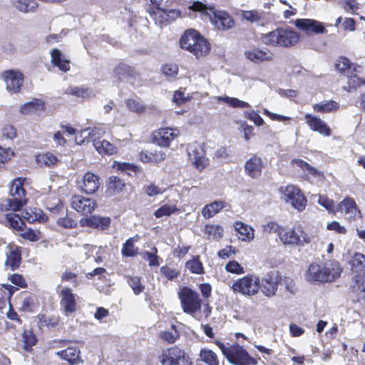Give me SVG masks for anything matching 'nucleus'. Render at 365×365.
I'll return each mask as SVG.
<instances>
[{"label": "nucleus", "mask_w": 365, "mask_h": 365, "mask_svg": "<svg viewBox=\"0 0 365 365\" xmlns=\"http://www.w3.org/2000/svg\"><path fill=\"white\" fill-rule=\"evenodd\" d=\"M264 44L274 48H290L299 41V34L289 26L277 27L261 36Z\"/></svg>", "instance_id": "f257e3e1"}, {"label": "nucleus", "mask_w": 365, "mask_h": 365, "mask_svg": "<svg viewBox=\"0 0 365 365\" xmlns=\"http://www.w3.org/2000/svg\"><path fill=\"white\" fill-rule=\"evenodd\" d=\"M180 48L189 51L196 58L207 56L211 49L208 41L197 31L186 30L180 38Z\"/></svg>", "instance_id": "f03ea898"}, {"label": "nucleus", "mask_w": 365, "mask_h": 365, "mask_svg": "<svg viewBox=\"0 0 365 365\" xmlns=\"http://www.w3.org/2000/svg\"><path fill=\"white\" fill-rule=\"evenodd\" d=\"M214 343L220 348L222 354L227 360L233 365H257L258 359L252 356L249 352L239 344H233L230 346H226L219 340H215Z\"/></svg>", "instance_id": "7ed1b4c3"}, {"label": "nucleus", "mask_w": 365, "mask_h": 365, "mask_svg": "<svg viewBox=\"0 0 365 365\" xmlns=\"http://www.w3.org/2000/svg\"><path fill=\"white\" fill-rule=\"evenodd\" d=\"M25 178H18L14 180L10 188L11 198L6 199L0 204L1 211H19L27 202L26 191L24 187Z\"/></svg>", "instance_id": "20e7f679"}, {"label": "nucleus", "mask_w": 365, "mask_h": 365, "mask_svg": "<svg viewBox=\"0 0 365 365\" xmlns=\"http://www.w3.org/2000/svg\"><path fill=\"white\" fill-rule=\"evenodd\" d=\"M260 277L255 274H247L234 281L230 287L233 292L245 297H253L259 292Z\"/></svg>", "instance_id": "39448f33"}, {"label": "nucleus", "mask_w": 365, "mask_h": 365, "mask_svg": "<svg viewBox=\"0 0 365 365\" xmlns=\"http://www.w3.org/2000/svg\"><path fill=\"white\" fill-rule=\"evenodd\" d=\"M281 198L289 204L292 208L299 212L305 210L307 205V199L302 190L297 185L289 184L286 186H281L279 188Z\"/></svg>", "instance_id": "423d86ee"}, {"label": "nucleus", "mask_w": 365, "mask_h": 365, "mask_svg": "<svg viewBox=\"0 0 365 365\" xmlns=\"http://www.w3.org/2000/svg\"><path fill=\"white\" fill-rule=\"evenodd\" d=\"M159 361L160 365H192L185 350L177 345L163 349L159 356Z\"/></svg>", "instance_id": "0eeeda50"}, {"label": "nucleus", "mask_w": 365, "mask_h": 365, "mask_svg": "<svg viewBox=\"0 0 365 365\" xmlns=\"http://www.w3.org/2000/svg\"><path fill=\"white\" fill-rule=\"evenodd\" d=\"M181 307L186 314L193 315L201 310L202 300L199 294L189 287H182L178 292Z\"/></svg>", "instance_id": "6e6552de"}, {"label": "nucleus", "mask_w": 365, "mask_h": 365, "mask_svg": "<svg viewBox=\"0 0 365 365\" xmlns=\"http://www.w3.org/2000/svg\"><path fill=\"white\" fill-rule=\"evenodd\" d=\"M279 239L284 245L302 246L309 242V238L300 226L292 228L283 227L279 233Z\"/></svg>", "instance_id": "1a4fd4ad"}, {"label": "nucleus", "mask_w": 365, "mask_h": 365, "mask_svg": "<svg viewBox=\"0 0 365 365\" xmlns=\"http://www.w3.org/2000/svg\"><path fill=\"white\" fill-rule=\"evenodd\" d=\"M208 13L209 21L216 30L225 31L235 26L234 18L227 11L213 6Z\"/></svg>", "instance_id": "9d476101"}, {"label": "nucleus", "mask_w": 365, "mask_h": 365, "mask_svg": "<svg viewBox=\"0 0 365 365\" xmlns=\"http://www.w3.org/2000/svg\"><path fill=\"white\" fill-rule=\"evenodd\" d=\"M282 276L279 271H269L260 279L259 291L265 297H272L277 294L279 285L282 283Z\"/></svg>", "instance_id": "9b49d317"}, {"label": "nucleus", "mask_w": 365, "mask_h": 365, "mask_svg": "<svg viewBox=\"0 0 365 365\" xmlns=\"http://www.w3.org/2000/svg\"><path fill=\"white\" fill-rule=\"evenodd\" d=\"M180 134L179 130L170 127L160 128L152 133L151 139L153 143L162 148H168L172 141Z\"/></svg>", "instance_id": "f8f14e48"}, {"label": "nucleus", "mask_w": 365, "mask_h": 365, "mask_svg": "<svg viewBox=\"0 0 365 365\" xmlns=\"http://www.w3.org/2000/svg\"><path fill=\"white\" fill-rule=\"evenodd\" d=\"M60 297V306L65 315H68L76 312L78 296L73 292L70 287H63L58 292Z\"/></svg>", "instance_id": "ddd939ff"}, {"label": "nucleus", "mask_w": 365, "mask_h": 365, "mask_svg": "<svg viewBox=\"0 0 365 365\" xmlns=\"http://www.w3.org/2000/svg\"><path fill=\"white\" fill-rule=\"evenodd\" d=\"M295 26L308 36L327 34V30L323 23L312 19H297Z\"/></svg>", "instance_id": "4468645a"}, {"label": "nucleus", "mask_w": 365, "mask_h": 365, "mask_svg": "<svg viewBox=\"0 0 365 365\" xmlns=\"http://www.w3.org/2000/svg\"><path fill=\"white\" fill-rule=\"evenodd\" d=\"M264 160L257 154H253L245 163V173L253 180H257L262 175L265 168Z\"/></svg>", "instance_id": "2eb2a0df"}, {"label": "nucleus", "mask_w": 365, "mask_h": 365, "mask_svg": "<svg viewBox=\"0 0 365 365\" xmlns=\"http://www.w3.org/2000/svg\"><path fill=\"white\" fill-rule=\"evenodd\" d=\"M71 206L77 212L83 215H88L95 210L97 203L93 199L81 195H75L71 198Z\"/></svg>", "instance_id": "dca6fc26"}, {"label": "nucleus", "mask_w": 365, "mask_h": 365, "mask_svg": "<svg viewBox=\"0 0 365 365\" xmlns=\"http://www.w3.org/2000/svg\"><path fill=\"white\" fill-rule=\"evenodd\" d=\"M6 89L9 93H18L21 91L24 83V75L21 71L7 70L3 73Z\"/></svg>", "instance_id": "f3484780"}, {"label": "nucleus", "mask_w": 365, "mask_h": 365, "mask_svg": "<svg viewBox=\"0 0 365 365\" xmlns=\"http://www.w3.org/2000/svg\"><path fill=\"white\" fill-rule=\"evenodd\" d=\"M305 123L309 128L319 133L320 135L329 137L331 135V129L328 124L317 115L307 113L304 115Z\"/></svg>", "instance_id": "a211bd4d"}, {"label": "nucleus", "mask_w": 365, "mask_h": 365, "mask_svg": "<svg viewBox=\"0 0 365 365\" xmlns=\"http://www.w3.org/2000/svg\"><path fill=\"white\" fill-rule=\"evenodd\" d=\"M140 76V73L134 66H130L123 61L118 63L113 69V77L118 83L124 79H135Z\"/></svg>", "instance_id": "6ab92c4d"}, {"label": "nucleus", "mask_w": 365, "mask_h": 365, "mask_svg": "<svg viewBox=\"0 0 365 365\" xmlns=\"http://www.w3.org/2000/svg\"><path fill=\"white\" fill-rule=\"evenodd\" d=\"M101 185L100 177L90 171L86 172L79 182L80 190L87 195L96 192Z\"/></svg>", "instance_id": "aec40b11"}, {"label": "nucleus", "mask_w": 365, "mask_h": 365, "mask_svg": "<svg viewBox=\"0 0 365 365\" xmlns=\"http://www.w3.org/2000/svg\"><path fill=\"white\" fill-rule=\"evenodd\" d=\"M111 219L109 217L91 215L88 217H83L79 224L82 227H90L98 230H106L110 226Z\"/></svg>", "instance_id": "412c9836"}, {"label": "nucleus", "mask_w": 365, "mask_h": 365, "mask_svg": "<svg viewBox=\"0 0 365 365\" xmlns=\"http://www.w3.org/2000/svg\"><path fill=\"white\" fill-rule=\"evenodd\" d=\"M349 292L357 302L365 304V274H354L351 279Z\"/></svg>", "instance_id": "4be33fe9"}, {"label": "nucleus", "mask_w": 365, "mask_h": 365, "mask_svg": "<svg viewBox=\"0 0 365 365\" xmlns=\"http://www.w3.org/2000/svg\"><path fill=\"white\" fill-rule=\"evenodd\" d=\"M180 16L181 12L178 9L166 10L160 8L159 11L155 12V15L150 17L155 21L156 24L163 27L171 24Z\"/></svg>", "instance_id": "5701e85b"}, {"label": "nucleus", "mask_w": 365, "mask_h": 365, "mask_svg": "<svg viewBox=\"0 0 365 365\" xmlns=\"http://www.w3.org/2000/svg\"><path fill=\"white\" fill-rule=\"evenodd\" d=\"M324 283L332 282L340 277L343 268L336 260H329L323 264Z\"/></svg>", "instance_id": "b1692460"}, {"label": "nucleus", "mask_w": 365, "mask_h": 365, "mask_svg": "<svg viewBox=\"0 0 365 365\" xmlns=\"http://www.w3.org/2000/svg\"><path fill=\"white\" fill-rule=\"evenodd\" d=\"M245 56L249 61L259 63L264 61H271L274 58V54L267 49L253 47L245 51Z\"/></svg>", "instance_id": "393cba45"}, {"label": "nucleus", "mask_w": 365, "mask_h": 365, "mask_svg": "<svg viewBox=\"0 0 365 365\" xmlns=\"http://www.w3.org/2000/svg\"><path fill=\"white\" fill-rule=\"evenodd\" d=\"M188 155L192 164L197 170H202L207 165V159L204 156L203 150L200 146H191Z\"/></svg>", "instance_id": "a878e982"}, {"label": "nucleus", "mask_w": 365, "mask_h": 365, "mask_svg": "<svg viewBox=\"0 0 365 365\" xmlns=\"http://www.w3.org/2000/svg\"><path fill=\"white\" fill-rule=\"evenodd\" d=\"M61 359L67 361L70 364L82 363L81 351L76 346H69L56 353Z\"/></svg>", "instance_id": "bb28decb"}, {"label": "nucleus", "mask_w": 365, "mask_h": 365, "mask_svg": "<svg viewBox=\"0 0 365 365\" xmlns=\"http://www.w3.org/2000/svg\"><path fill=\"white\" fill-rule=\"evenodd\" d=\"M230 207V205L224 200H215L214 202L207 204L202 209V215L205 219H210L219 213L221 210L226 207Z\"/></svg>", "instance_id": "cd10ccee"}, {"label": "nucleus", "mask_w": 365, "mask_h": 365, "mask_svg": "<svg viewBox=\"0 0 365 365\" xmlns=\"http://www.w3.org/2000/svg\"><path fill=\"white\" fill-rule=\"evenodd\" d=\"M166 154L162 150H142L139 153V159L143 163L158 164L165 160Z\"/></svg>", "instance_id": "c85d7f7f"}, {"label": "nucleus", "mask_w": 365, "mask_h": 365, "mask_svg": "<svg viewBox=\"0 0 365 365\" xmlns=\"http://www.w3.org/2000/svg\"><path fill=\"white\" fill-rule=\"evenodd\" d=\"M291 165L300 169L305 175L314 178L324 177L322 172L319 171L302 159L294 158L291 160Z\"/></svg>", "instance_id": "c756f323"}, {"label": "nucleus", "mask_w": 365, "mask_h": 365, "mask_svg": "<svg viewBox=\"0 0 365 365\" xmlns=\"http://www.w3.org/2000/svg\"><path fill=\"white\" fill-rule=\"evenodd\" d=\"M93 145L101 155H112L118 152L115 145L106 140H101L100 138H93Z\"/></svg>", "instance_id": "7c9ffc66"}, {"label": "nucleus", "mask_w": 365, "mask_h": 365, "mask_svg": "<svg viewBox=\"0 0 365 365\" xmlns=\"http://www.w3.org/2000/svg\"><path fill=\"white\" fill-rule=\"evenodd\" d=\"M234 227L238 235V238L242 241L250 242L255 237V230L247 224L237 221L234 223Z\"/></svg>", "instance_id": "2f4dec72"}, {"label": "nucleus", "mask_w": 365, "mask_h": 365, "mask_svg": "<svg viewBox=\"0 0 365 365\" xmlns=\"http://www.w3.org/2000/svg\"><path fill=\"white\" fill-rule=\"evenodd\" d=\"M51 63L56 66L60 71L67 72L70 70V61L66 59L58 48H53L51 51Z\"/></svg>", "instance_id": "473e14b6"}, {"label": "nucleus", "mask_w": 365, "mask_h": 365, "mask_svg": "<svg viewBox=\"0 0 365 365\" xmlns=\"http://www.w3.org/2000/svg\"><path fill=\"white\" fill-rule=\"evenodd\" d=\"M323 267L317 262L311 263L306 272L305 277L310 282L324 283Z\"/></svg>", "instance_id": "72a5a7b5"}, {"label": "nucleus", "mask_w": 365, "mask_h": 365, "mask_svg": "<svg viewBox=\"0 0 365 365\" xmlns=\"http://www.w3.org/2000/svg\"><path fill=\"white\" fill-rule=\"evenodd\" d=\"M351 271L354 274H365V255L355 252L349 261Z\"/></svg>", "instance_id": "f704fd0d"}, {"label": "nucleus", "mask_w": 365, "mask_h": 365, "mask_svg": "<svg viewBox=\"0 0 365 365\" xmlns=\"http://www.w3.org/2000/svg\"><path fill=\"white\" fill-rule=\"evenodd\" d=\"M39 306L37 296L34 294H29L24 297L19 311L24 313H33Z\"/></svg>", "instance_id": "c9c22d12"}, {"label": "nucleus", "mask_w": 365, "mask_h": 365, "mask_svg": "<svg viewBox=\"0 0 365 365\" xmlns=\"http://www.w3.org/2000/svg\"><path fill=\"white\" fill-rule=\"evenodd\" d=\"M312 108L317 113H330L337 112L340 108V105L334 100H329L314 103Z\"/></svg>", "instance_id": "e433bc0d"}, {"label": "nucleus", "mask_w": 365, "mask_h": 365, "mask_svg": "<svg viewBox=\"0 0 365 365\" xmlns=\"http://www.w3.org/2000/svg\"><path fill=\"white\" fill-rule=\"evenodd\" d=\"M336 70L341 74L349 76L356 71V66L345 56H339L334 64Z\"/></svg>", "instance_id": "4c0bfd02"}, {"label": "nucleus", "mask_w": 365, "mask_h": 365, "mask_svg": "<svg viewBox=\"0 0 365 365\" xmlns=\"http://www.w3.org/2000/svg\"><path fill=\"white\" fill-rule=\"evenodd\" d=\"M140 236H135L128 238L123 244L121 249V254L123 257H133L138 254V248L135 246V242L139 241Z\"/></svg>", "instance_id": "58836bf2"}, {"label": "nucleus", "mask_w": 365, "mask_h": 365, "mask_svg": "<svg viewBox=\"0 0 365 365\" xmlns=\"http://www.w3.org/2000/svg\"><path fill=\"white\" fill-rule=\"evenodd\" d=\"M344 210L345 214H350L351 216L355 217L356 213L361 214L360 210L357 207V205L355 200L350 197H346L344 200L339 202L337 206L336 211Z\"/></svg>", "instance_id": "ea45409f"}, {"label": "nucleus", "mask_w": 365, "mask_h": 365, "mask_svg": "<svg viewBox=\"0 0 365 365\" xmlns=\"http://www.w3.org/2000/svg\"><path fill=\"white\" fill-rule=\"evenodd\" d=\"M36 318L38 319L37 324L39 327H45L48 329L54 328L57 327L61 321V317L59 315H46L43 313H39Z\"/></svg>", "instance_id": "a19ab883"}, {"label": "nucleus", "mask_w": 365, "mask_h": 365, "mask_svg": "<svg viewBox=\"0 0 365 365\" xmlns=\"http://www.w3.org/2000/svg\"><path fill=\"white\" fill-rule=\"evenodd\" d=\"M46 109L45 103L40 99L34 98L30 102L24 103L20 108V112L22 114L35 113L38 111H43Z\"/></svg>", "instance_id": "79ce46f5"}, {"label": "nucleus", "mask_w": 365, "mask_h": 365, "mask_svg": "<svg viewBox=\"0 0 365 365\" xmlns=\"http://www.w3.org/2000/svg\"><path fill=\"white\" fill-rule=\"evenodd\" d=\"M159 337L164 342L173 344L180 339V333L177 326L172 324L170 329L160 331Z\"/></svg>", "instance_id": "37998d69"}, {"label": "nucleus", "mask_w": 365, "mask_h": 365, "mask_svg": "<svg viewBox=\"0 0 365 365\" xmlns=\"http://www.w3.org/2000/svg\"><path fill=\"white\" fill-rule=\"evenodd\" d=\"M24 349L28 352L33 350V346L36 345L38 338L33 329H24L21 334Z\"/></svg>", "instance_id": "c03bdc74"}, {"label": "nucleus", "mask_w": 365, "mask_h": 365, "mask_svg": "<svg viewBox=\"0 0 365 365\" xmlns=\"http://www.w3.org/2000/svg\"><path fill=\"white\" fill-rule=\"evenodd\" d=\"M21 262V252L19 248L11 250L7 255L5 264L9 267L11 271H15L19 268Z\"/></svg>", "instance_id": "a18cd8bd"}, {"label": "nucleus", "mask_w": 365, "mask_h": 365, "mask_svg": "<svg viewBox=\"0 0 365 365\" xmlns=\"http://www.w3.org/2000/svg\"><path fill=\"white\" fill-rule=\"evenodd\" d=\"M19 289L9 284H0V309L6 304V301H11L13 294Z\"/></svg>", "instance_id": "49530a36"}, {"label": "nucleus", "mask_w": 365, "mask_h": 365, "mask_svg": "<svg viewBox=\"0 0 365 365\" xmlns=\"http://www.w3.org/2000/svg\"><path fill=\"white\" fill-rule=\"evenodd\" d=\"M65 93L81 99H88L93 96L91 88L78 86H69Z\"/></svg>", "instance_id": "de8ad7c7"}, {"label": "nucleus", "mask_w": 365, "mask_h": 365, "mask_svg": "<svg viewBox=\"0 0 365 365\" xmlns=\"http://www.w3.org/2000/svg\"><path fill=\"white\" fill-rule=\"evenodd\" d=\"M12 3L17 10L24 13L34 12L38 7L35 0H12Z\"/></svg>", "instance_id": "09e8293b"}, {"label": "nucleus", "mask_w": 365, "mask_h": 365, "mask_svg": "<svg viewBox=\"0 0 365 365\" xmlns=\"http://www.w3.org/2000/svg\"><path fill=\"white\" fill-rule=\"evenodd\" d=\"M264 12H259L257 10L242 11V17L250 23L257 22L263 26L267 23L264 21Z\"/></svg>", "instance_id": "8fccbe9b"}, {"label": "nucleus", "mask_w": 365, "mask_h": 365, "mask_svg": "<svg viewBox=\"0 0 365 365\" xmlns=\"http://www.w3.org/2000/svg\"><path fill=\"white\" fill-rule=\"evenodd\" d=\"M199 357L207 365H219L220 361L217 354L212 350L204 348L200 351Z\"/></svg>", "instance_id": "3c124183"}, {"label": "nucleus", "mask_w": 365, "mask_h": 365, "mask_svg": "<svg viewBox=\"0 0 365 365\" xmlns=\"http://www.w3.org/2000/svg\"><path fill=\"white\" fill-rule=\"evenodd\" d=\"M204 231L208 240H219L223 237L224 230L219 225L207 224Z\"/></svg>", "instance_id": "603ef678"}, {"label": "nucleus", "mask_w": 365, "mask_h": 365, "mask_svg": "<svg viewBox=\"0 0 365 365\" xmlns=\"http://www.w3.org/2000/svg\"><path fill=\"white\" fill-rule=\"evenodd\" d=\"M6 219L9 227L16 231H23L26 227V223L18 214L14 212L7 213L6 214Z\"/></svg>", "instance_id": "864d4df0"}, {"label": "nucleus", "mask_w": 365, "mask_h": 365, "mask_svg": "<svg viewBox=\"0 0 365 365\" xmlns=\"http://www.w3.org/2000/svg\"><path fill=\"white\" fill-rule=\"evenodd\" d=\"M126 282L131 287L135 295H139L145 290V285L141 282V277L138 276H125Z\"/></svg>", "instance_id": "5fc2aeb1"}, {"label": "nucleus", "mask_w": 365, "mask_h": 365, "mask_svg": "<svg viewBox=\"0 0 365 365\" xmlns=\"http://www.w3.org/2000/svg\"><path fill=\"white\" fill-rule=\"evenodd\" d=\"M185 267L191 273L201 274L204 273V267L200 259V256H194L185 263Z\"/></svg>", "instance_id": "6e6d98bb"}, {"label": "nucleus", "mask_w": 365, "mask_h": 365, "mask_svg": "<svg viewBox=\"0 0 365 365\" xmlns=\"http://www.w3.org/2000/svg\"><path fill=\"white\" fill-rule=\"evenodd\" d=\"M141 255L143 259L148 262L150 267H158L160 265L161 258L158 255V249L156 247H153L151 252H143Z\"/></svg>", "instance_id": "4d7b16f0"}, {"label": "nucleus", "mask_w": 365, "mask_h": 365, "mask_svg": "<svg viewBox=\"0 0 365 365\" xmlns=\"http://www.w3.org/2000/svg\"><path fill=\"white\" fill-rule=\"evenodd\" d=\"M36 160L38 164L40 165H45L48 167L56 165L58 161V158L50 152L36 155Z\"/></svg>", "instance_id": "13d9d810"}, {"label": "nucleus", "mask_w": 365, "mask_h": 365, "mask_svg": "<svg viewBox=\"0 0 365 365\" xmlns=\"http://www.w3.org/2000/svg\"><path fill=\"white\" fill-rule=\"evenodd\" d=\"M180 210L174 205L165 204L157 209L153 215L156 218H160L164 216H170L173 214L179 212Z\"/></svg>", "instance_id": "bf43d9fd"}, {"label": "nucleus", "mask_w": 365, "mask_h": 365, "mask_svg": "<svg viewBox=\"0 0 365 365\" xmlns=\"http://www.w3.org/2000/svg\"><path fill=\"white\" fill-rule=\"evenodd\" d=\"M127 108L133 113L137 114H142L146 111V106L141 103L138 100L133 98H128L125 101Z\"/></svg>", "instance_id": "052dcab7"}, {"label": "nucleus", "mask_w": 365, "mask_h": 365, "mask_svg": "<svg viewBox=\"0 0 365 365\" xmlns=\"http://www.w3.org/2000/svg\"><path fill=\"white\" fill-rule=\"evenodd\" d=\"M57 225L65 229H73L77 227L78 222L71 213H66L64 217L58 219Z\"/></svg>", "instance_id": "680f3d73"}, {"label": "nucleus", "mask_w": 365, "mask_h": 365, "mask_svg": "<svg viewBox=\"0 0 365 365\" xmlns=\"http://www.w3.org/2000/svg\"><path fill=\"white\" fill-rule=\"evenodd\" d=\"M161 71L167 78L172 80L176 78L179 68L177 64L170 63L163 64L161 67Z\"/></svg>", "instance_id": "e2e57ef3"}, {"label": "nucleus", "mask_w": 365, "mask_h": 365, "mask_svg": "<svg viewBox=\"0 0 365 365\" xmlns=\"http://www.w3.org/2000/svg\"><path fill=\"white\" fill-rule=\"evenodd\" d=\"M145 1L144 7L145 11L150 15V16L155 15V12L159 11L161 8L160 5L163 0H143Z\"/></svg>", "instance_id": "0e129e2a"}, {"label": "nucleus", "mask_w": 365, "mask_h": 365, "mask_svg": "<svg viewBox=\"0 0 365 365\" xmlns=\"http://www.w3.org/2000/svg\"><path fill=\"white\" fill-rule=\"evenodd\" d=\"M225 270L227 272L240 275L245 273L244 267L236 260L229 261L225 267Z\"/></svg>", "instance_id": "69168bd1"}, {"label": "nucleus", "mask_w": 365, "mask_h": 365, "mask_svg": "<svg viewBox=\"0 0 365 365\" xmlns=\"http://www.w3.org/2000/svg\"><path fill=\"white\" fill-rule=\"evenodd\" d=\"M220 101H224L225 103H227L229 106H230L232 108H249L250 107V105L245 101H240V99L237 98L233 97H220L219 98Z\"/></svg>", "instance_id": "338daca9"}, {"label": "nucleus", "mask_w": 365, "mask_h": 365, "mask_svg": "<svg viewBox=\"0 0 365 365\" xmlns=\"http://www.w3.org/2000/svg\"><path fill=\"white\" fill-rule=\"evenodd\" d=\"M212 6H207L206 4L202 3L201 1H194L192 5L189 6V9L193 11H199L201 13L202 16H205L208 17L210 9H212Z\"/></svg>", "instance_id": "774afa93"}]
</instances>
